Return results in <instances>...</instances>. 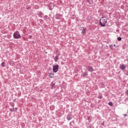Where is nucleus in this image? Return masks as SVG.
<instances>
[{"mask_svg":"<svg viewBox=\"0 0 128 128\" xmlns=\"http://www.w3.org/2000/svg\"><path fill=\"white\" fill-rule=\"evenodd\" d=\"M110 48H112V45H110Z\"/></svg>","mask_w":128,"mask_h":128,"instance_id":"18","label":"nucleus"},{"mask_svg":"<svg viewBox=\"0 0 128 128\" xmlns=\"http://www.w3.org/2000/svg\"><path fill=\"white\" fill-rule=\"evenodd\" d=\"M14 38L16 39L20 38H21L20 34V32L18 31L15 32H14Z\"/></svg>","mask_w":128,"mask_h":128,"instance_id":"2","label":"nucleus"},{"mask_svg":"<svg viewBox=\"0 0 128 128\" xmlns=\"http://www.w3.org/2000/svg\"><path fill=\"white\" fill-rule=\"evenodd\" d=\"M124 116H126L127 114H124Z\"/></svg>","mask_w":128,"mask_h":128,"instance_id":"16","label":"nucleus"},{"mask_svg":"<svg viewBox=\"0 0 128 128\" xmlns=\"http://www.w3.org/2000/svg\"><path fill=\"white\" fill-rule=\"evenodd\" d=\"M85 74H86V76H88V73L85 72Z\"/></svg>","mask_w":128,"mask_h":128,"instance_id":"17","label":"nucleus"},{"mask_svg":"<svg viewBox=\"0 0 128 128\" xmlns=\"http://www.w3.org/2000/svg\"><path fill=\"white\" fill-rule=\"evenodd\" d=\"M108 104H109V106H112V102H110L109 103H108Z\"/></svg>","mask_w":128,"mask_h":128,"instance_id":"12","label":"nucleus"},{"mask_svg":"<svg viewBox=\"0 0 128 128\" xmlns=\"http://www.w3.org/2000/svg\"><path fill=\"white\" fill-rule=\"evenodd\" d=\"M49 6H50V8H54V4H50L49 5Z\"/></svg>","mask_w":128,"mask_h":128,"instance_id":"9","label":"nucleus"},{"mask_svg":"<svg viewBox=\"0 0 128 128\" xmlns=\"http://www.w3.org/2000/svg\"><path fill=\"white\" fill-rule=\"evenodd\" d=\"M58 56H56V57H55V58H54V60H55V62H58Z\"/></svg>","mask_w":128,"mask_h":128,"instance_id":"10","label":"nucleus"},{"mask_svg":"<svg viewBox=\"0 0 128 128\" xmlns=\"http://www.w3.org/2000/svg\"><path fill=\"white\" fill-rule=\"evenodd\" d=\"M120 68L121 70H126V66L124 64H122L120 66Z\"/></svg>","mask_w":128,"mask_h":128,"instance_id":"6","label":"nucleus"},{"mask_svg":"<svg viewBox=\"0 0 128 128\" xmlns=\"http://www.w3.org/2000/svg\"><path fill=\"white\" fill-rule=\"evenodd\" d=\"M32 38V36H28V38Z\"/></svg>","mask_w":128,"mask_h":128,"instance_id":"15","label":"nucleus"},{"mask_svg":"<svg viewBox=\"0 0 128 128\" xmlns=\"http://www.w3.org/2000/svg\"><path fill=\"white\" fill-rule=\"evenodd\" d=\"M86 32V28H83L82 30V33L84 34Z\"/></svg>","mask_w":128,"mask_h":128,"instance_id":"7","label":"nucleus"},{"mask_svg":"<svg viewBox=\"0 0 128 128\" xmlns=\"http://www.w3.org/2000/svg\"><path fill=\"white\" fill-rule=\"evenodd\" d=\"M67 120H72V116H68Z\"/></svg>","mask_w":128,"mask_h":128,"instance_id":"8","label":"nucleus"},{"mask_svg":"<svg viewBox=\"0 0 128 128\" xmlns=\"http://www.w3.org/2000/svg\"><path fill=\"white\" fill-rule=\"evenodd\" d=\"M48 76L50 78H52L54 76V72H51L50 73H48Z\"/></svg>","mask_w":128,"mask_h":128,"instance_id":"4","label":"nucleus"},{"mask_svg":"<svg viewBox=\"0 0 128 128\" xmlns=\"http://www.w3.org/2000/svg\"><path fill=\"white\" fill-rule=\"evenodd\" d=\"M101 26H106V24L108 22V18L106 17H102L100 20Z\"/></svg>","mask_w":128,"mask_h":128,"instance_id":"1","label":"nucleus"},{"mask_svg":"<svg viewBox=\"0 0 128 128\" xmlns=\"http://www.w3.org/2000/svg\"><path fill=\"white\" fill-rule=\"evenodd\" d=\"M53 72H58V65H54L53 66Z\"/></svg>","mask_w":128,"mask_h":128,"instance_id":"3","label":"nucleus"},{"mask_svg":"<svg viewBox=\"0 0 128 128\" xmlns=\"http://www.w3.org/2000/svg\"><path fill=\"white\" fill-rule=\"evenodd\" d=\"M88 70L89 72H94V68H92V66H88Z\"/></svg>","mask_w":128,"mask_h":128,"instance_id":"5","label":"nucleus"},{"mask_svg":"<svg viewBox=\"0 0 128 128\" xmlns=\"http://www.w3.org/2000/svg\"><path fill=\"white\" fill-rule=\"evenodd\" d=\"M126 96H128V90L126 91Z\"/></svg>","mask_w":128,"mask_h":128,"instance_id":"14","label":"nucleus"},{"mask_svg":"<svg viewBox=\"0 0 128 128\" xmlns=\"http://www.w3.org/2000/svg\"><path fill=\"white\" fill-rule=\"evenodd\" d=\"M1 64H2V66L3 68H4V62H2Z\"/></svg>","mask_w":128,"mask_h":128,"instance_id":"11","label":"nucleus"},{"mask_svg":"<svg viewBox=\"0 0 128 128\" xmlns=\"http://www.w3.org/2000/svg\"><path fill=\"white\" fill-rule=\"evenodd\" d=\"M118 40H119V41L122 40V38H120V37H118Z\"/></svg>","mask_w":128,"mask_h":128,"instance_id":"13","label":"nucleus"},{"mask_svg":"<svg viewBox=\"0 0 128 128\" xmlns=\"http://www.w3.org/2000/svg\"><path fill=\"white\" fill-rule=\"evenodd\" d=\"M114 46L116 47V44H114Z\"/></svg>","mask_w":128,"mask_h":128,"instance_id":"19","label":"nucleus"},{"mask_svg":"<svg viewBox=\"0 0 128 128\" xmlns=\"http://www.w3.org/2000/svg\"><path fill=\"white\" fill-rule=\"evenodd\" d=\"M102 126H104V123L102 124Z\"/></svg>","mask_w":128,"mask_h":128,"instance_id":"20","label":"nucleus"}]
</instances>
